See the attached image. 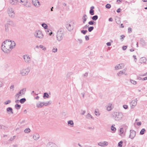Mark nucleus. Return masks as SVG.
<instances>
[{"label":"nucleus","mask_w":147,"mask_h":147,"mask_svg":"<svg viewBox=\"0 0 147 147\" xmlns=\"http://www.w3.org/2000/svg\"><path fill=\"white\" fill-rule=\"evenodd\" d=\"M16 45V43L13 41L5 40L2 43L1 49L5 53H8L15 47Z\"/></svg>","instance_id":"obj_1"},{"label":"nucleus","mask_w":147,"mask_h":147,"mask_svg":"<svg viewBox=\"0 0 147 147\" xmlns=\"http://www.w3.org/2000/svg\"><path fill=\"white\" fill-rule=\"evenodd\" d=\"M112 115L115 120L117 121L122 120L123 117V113L119 112H114L112 113Z\"/></svg>","instance_id":"obj_2"},{"label":"nucleus","mask_w":147,"mask_h":147,"mask_svg":"<svg viewBox=\"0 0 147 147\" xmlns=\"http://www.w3.org/2000/svg\"><path fill=\"white\" fill-rule=\"evenodd\" d=\"M65 34L64 30L62 28L59 29L57 32L56 38L58 41L62 40L64 37Z\"/></svg>","instance_id":"obj_3"},{"label":"nucleus","mask_w":147,"mask_h":147,"mask_svg":"<svg viewBox=\"0 0 147 147\" xmlns=\"http://www.w3.org/2000/svg\"><path fill=\"white\" fill-rule=\"evenodd\" d=\"M7 13L9 17L10 18H14L15 16V13L13 8L11 7H9L7 10Z\"/></svg>","instance_id":"obj_4"},{"label":"nucleus","mask_w":147,"mask_h":147,"mask_svg":"<svg viewBox=\"0 0 147 147\" xmlns=\"http://www.w3.org/2000/svg\"><path fill=\"white\" fill-rule=\"evenodd\" d=\"M30 71V69L28 67L23 68L20 70V74L22 76H25L28 74Z\"/></svg>","instance_id":"obj_5"},{"label":"nucleus","mask_w":147,"mask_h":147,"mask_svg":"<svg viewBox=\"0 0 147 147\" xmlns=\"http://www.w3.org/2000/svg\"><path fill=\"white\" fill-rule=\"evenodd\" d=\"M23 57L24 62L26 63L29 64L31 62V56L29 55L25 54L23 55Z\"/></svg>","instance_id":"obj_6"},{"label":"nucleus","mask_w":147,"mask_h":147,"mask_svg":"<svg viewBox=\"0 0 147 147\" xmlns=\"http://www.w3.org/2000/svg\"><path fill=\"white\" fill-rule=\"evenodd\" d=\"M35 36L38 38L41 39L43 37L44 35L42 32L40 30L36 31L34 33Z\"/></svg>","instance_id":"obj_7"},{"label":"nucleus","mask_w":147,"mask_h":147,"mask_svg":"<svg viewBox=\"0 0 147 147\" xmlns=\"http://www.w3.org/2000/svg\"><path fill=\"white\" fill-rule=\"evenodd\" d=\"M26 88H23L19 92L17 93L15 96V98H18L19 96L24 94L26 91Z\"/></svg>","instance_id":"obj_8"},{"label":"nucleus","mask_w":147,"mask_h":147,"mask_svg":"<svg viewBox=\"0 0 147 147\" xmlns=\"http://www.w3.org/2000/svg\"><path fill=\"white\" fill-rule=\"evenodd\" d=\"M137 99H136L131 100L129 103L130 107L131 109H134L137 104Z\"/></svg>","instance_id":"obj_9"},{"label":"nucleus","mask_w":147,"mask_h":147,"mask_svg":"<svg viewBox=\"0 0 147 147\" xmlns=\"http://www.w3.org/2000/svg\"><path fill=\"white\" fill-rule=\"evenodd\" d=\"M14 25V23L12 21H8L5 25V30L6 32L9 30V26H13Z\"/></svg>","instance_id":"obj_10"},{"label":"nucleus","mask_w":147,"mask_h":147,"mask_svg":"<svg viewBox=\"0 0 147 147\" xmlns=\"http://www.w3.org/2000/svg\"><path fill=\"white\" fill-rule=\"evenodd\" d=\"M126 69L125 68L122 70L120 71L117 74V76L119 77H121L123 75H124L125 76H127V74L126 72Z\"/></svg>","instance_id":"obj_11"},{"label":"nucleus","mask_w":147,"mask_h":147,"mask_svg":"<svg viewBox=\"0 0 147 147\" xmlns=\"http://www.w3.org/2000/svg\"><path fill=\"white\" fill-rule=\"evenodd\" d=\"M124 66L125 65L123 63H120L115 66V70L121 69L124 67Z\"/></svg>","instance_id":"obj_12"},{"label":"nucleus","mask_w":147,"mask_h":147,"mask_svg":"<svg viewBox=\"0 0 147 147\" xmlns=\"http://www.w3.org/2000/svg\"><path fill=\"white\" fill-rule=\"evenodd\" d=\"M32 2L33 4L37 7L40 6V3L38 0H32Z\"/></svg>","instance_id":"obj_13"},{"label":"nucleus","mask_w":147,"mask_h":147,"mask_svg":"<svg viewBox=\"0 0 147 147\" xmlns=\"http://www.w3.org/2000/svg\"><path fill=\"white\" fill-rule=\"evenodd\" d=\"M130 134L129 135V138L131 139H133L136 136V132L133 130H130Z\"/></svg>","instance_id":"obj_14"},{"label":"nucleus","mask_w":147,"mask_h":147,"mask_svg":"<svg viewBox=\"0 0 147 147\" xmlns=\"http://www.w3.org/2000/svg\"><path fill=\"white\" fill-rule=\"evenodd\" d=\"M98 145L102 147L105 146H107L108 143L107 142L104 141L103 142H99L98 144Z\"/></svg>","instance_id":"obj_15"},{"label":"nucleus","mask_w":147,"mask_h":147,"mask_svg":"<svg viewBox=\"0 0 147 147\" xmlns=\"http://www.w3.org/2000/svg\"><path fill=\"white\" fill-rule=\"evenodd\" d=\"M19 0H9V3L12 5H16L19 3Z\"/></svg>","instance_id":"obj_16"},{"label":"nucleus","mask_w":147,"mask_h":147,"mask_svg":"<svg viewBox=\"0 0 147 147\" xmlns=\"http://www.w3.org/2000/svg\"><path fill=\"white\" fill-rule=\"evenodd\" d=\"M113 106L111 103H109L107 105V109L108 111H111L113 108Z\"/></svg>","instance_id":"obj_17"},{"label":"nucleus","mask_w":147,"mask_h":147,"mask_svg":"<svg viewBox=\"0 0 147 147\" xmlns=\"http://www.w3.org/2000/svg\"><path fill=\"white\" fill-rule=\"evenodd\" d=\"M6 111L9 114H13V113L12 109L11 107H9L7 108Z\"/></svg>","instance_id":"obj_18"},{"label":"nucleus","mask_w":147,"mask_h":147,"mask_svg":"<svg viewBox=\"0 0 147 147\" xmlns=\"http://www.w3.org/2000/svg\"><path fill=\"white\" fill-rule=\"evenodd\" d=\"M66 27L69 31H71L72 30L73 27L71 24H68L66 25Z\"/></svg>","instance_id":"obj_19"},{"label":"nucleus","mask_w":147,"mask_h":147,"mask_svg":"<svg viewBox=\"0 0 147 147\" xmlns=\"http://www.w3.org/2000/svg\"><path fill=\"white\" fill-rule=\"evenodd\" d=\"M40 137L39 135L38 134L35 133L34 134L33 136V138L35 140H37Z\"/></svg>","instance_id":"obj_20"},{"label":"nucleus","mask_w":147,"mask_h":147,"mask_svg":"<svg viewBox=\"0 0 147 147\" xmlns=\"http://www.w3.org/2000/svg\"><path fill=\"white\" fill-rule=\"evenodd\" d=\"M88 17L86 14H84L82 17V21L83 23L84 24L86 22Z\"/></svg>","instance_id":"obj_21"},{"label":"nucleus","mask_w":147,"mask_h":147,"mask_svg":"<svg viewBox=\"0 0 147 147\" xmlns=\"http://www.w3.org/2000/svg\"><path fill=\"white\" fill-rule=\"evenodd\" d=\"M86 118L89 119H94V118L93 116L89 113H88L86 116Z\"/></svg>","instance_id":"obj_22"},{"label":"nucleus","mask_w":147,"mask_h":147,"mask_svg":"<svg viewBox=\"0 0 147 147\" xmlns=\"http://www.w3.org/2000/svg\"><path fill=\"white\" fill-rule=\"evenodd\" d=\"M19 3H22V4L24 5H26L27 3V0H19Z\"/></svg>","instance_id":"obj_23"},{"label":"nucleus","mask_w":147,"mask_h":147,"mask_svg":"<svg viewBox=\"0 0 147 147\" xmlns=\"http://www.w3.org/2000/svg\"><path fill=\"white\" fill-rule=\"evenodd\" d=\"M94 113L96 116H99L100 115V113L98 109H95L94 111Z\"/></svg>","instance_id":"obj_24"},{"label":"nucleus","mask_w":147,"mask_h":147,"mask_svg":"<svg viewBox=\"0 0 147 147\" xmlns=\"http://www.w3.org/2000/svg\"><path fill=\"white\" fill-rule=\"evenodd\" d=\"M36 107L38 108H40L42 107L44 105L43 102H39L36 104Z\"/></svg>","instance_id":"obj_25"},{"label":"nucleus","mask_w":147,"mask_h":147,"mask_svg":"<svg viewBox=\"0 0 147 147\" xmlns=\"http://www.w3.org/2000/svg\"><path fill=\"white\" fill-rule=\"evenodd\" d=\"M146 61V59L145 57H142L140 58V62L141 63H144Z\"/></svg>","instance_id":"obj_26"},{"label":"nucleus","mask_w":147,"mask_h":147,"mask_svg":"<svg viewBox=\"0 0 147 147\" xmlns=\"http://www.w3.org/2000/svg\"><path fill=\"white\" fill-rule=\"evenodd\" d=\"M115 126V125H113L111 127V129L113 131V133L115 132L116 130V128L114 127Z\"/></svg>","instance_id":"obj_27"},{"label":"nucleus","mask_w":147,"mask_h":147,"mask_svg":"<svg viewBox=\"0 0 147 147\" xmlns=\"http://www.w3.org/2000/svg\"><path fill=\"white\" fill-rule=\"evenodd\" d=\"M43 103L44 106H47L51 104V101H47L46 102H43Z\"/></svg>","instance_id":"obj_28"},{"label":"nucleus","mask_w":147,"mask_h":147,"mask_svg":"<svg viewBox=\"0 0 147 147\" xmlns=\"http://www.w3.org/2000/svg\"><path fill=\"white\" fill-rule=\"evenodd\" d=\"M24 131L25 133L28 134L30 132L31 130L29 128H26L24 130Z\"/></svg>","instance_id":"obj_29"},{"label":"nucleus","mask_w":147,"mask_h":147,"mask_svg":"<svg viewBox=\"0 0 147 147\" xmlns=\"http://www.w3.org/2000/svg\"><path fill=\"white\" fill-rule=\"evenodd\" d=\"M39 47L42 49L44 51H45L46 50V47H44L43 45H40L39 46Z\"/></svg>","instance_id":"obj_30"},{"label":"nucleus","mask_w":147,"mask_h":147,"mask_svg":"<svg viewBox=\"0 0 147 147\" xmlns=\"http://www.w3.org/2000/svg\"><path fill=\"white\" fill-rule=\"evenodd\" d=\"M130 81L131 83L134 85H135L137 84V82L133 80L130 79Z\"/></svg>","instance_id":"obj_31"},{"label":"nucleus","mask_w":147,"mask_h":147,"mask_svg":"<svg viewBox=\"0 0 147 147\" xmlns=\"http://www.w3.org/2000/svg\"><path fill=\"white\" fill-rule=\"evenodd\" d=\"M26 101V99L25 98H22L20 100V102L21 103L23 104Z\"/></svg>","instance_id":"obj_32"},{"label":"nucleus","mask_w":147,"mask_h":147,"mask_svg":"<svg viewBox=\"0 0 147 147\" xmlns=\"http://www.w3.org/2000/svg\"><path fill=\"white\" fill-rule=\"evenodd\" d=\"M49 97V96L48 94L47 93H45L44 94L43 97L44 98H48Z\"/></svg>","instance_id":"obj_33"},{"label":"nucleus","mask_w":147,"mask_h":147,"mask_svg":"<svg viewBox=\"0 0 147 147\" xmlns=\"http://www.w3.org/2000/svg\"><path fill=\"white\" fill-rule=\"evenodd\" d=\"M42 26L45 29H47V27H48L47 25L46 24H45L44 23L42 24Z\"/></svg>","instance_id":"obj_34"},{"label":"nucleus","mask_w":147,"mask_h":147,"mask_svg":"<svg viewBox=\"0 0 147 147\" xmlns=\"http://www.w3.org/2000/svg\"><path fill=\"white\" fill-rule=\"evenodd\" d=\"M92 18L93 20H96L98 18V16L97 15H95L93 16Z\"/></svg>","instance_id":"obj_35"},{"label":"nucleus","mask_w":147,"mask_h":147,"mask_svg":"<svg viewBox=\"0 0 147 147\" xmlns=\"http://www.w3.org/2000/svg\"><path fill=\"white\" fill-rule=\"evenodd\" d=\"M10 90L11 91H13L14 89V85H12L10 87Z\"/></svg>","instance_id":"obj_36"},{"label":"nucleus","mask_w":147,"mask_h":147,"mask_svg":"<svg viewBox=\"0 0 147 147\" xmlns=\"http://www.w3.org/2000/svg\"><path fill=\"white\" fill-rule=\"evenodd\" d=\"M68 123L69 125H74V123L72 121L70 120L68 121Z\"/></svg>","instance_id":"obj_37"},{"label":"nucleus","mask_w":147,"mask_h":147,"mask_svg":"<svg viewBox=\"0 0 147 147\" xmlns=\"http://www.w3.org/2000/svg\"><path fill=\"white\" fill-rule=\"evenodd\" d=\"M94 27L90 26L88 28V31L89 32H91L94 29Z\"/></svg>","instance_id":"obj_38"},{"label":"nucleus","mask_w":147,"mask_h":147,"mask_svg":"<svg viewBox=\"0 0 147 147\" xmlns=\"http://www.w3.org/2000/svg\"><path fill=\"white\" fill-rule=\"evenodd\" d=\"M89 13L92 15H94V10L92 9H91Z\"/></svg>","instance_id":"obj_39"},{"label":"nucleus","mask_w":147,"mask_h":147,"mask_svg":"<svg viewBox=\"0 0 147 147\" xmlns=\"http://www.w3.org/2000/svg\"><path fill=\"white\" fill-rule=\"evenodd\" d=\"M21 107V106L18 104H16L15 105V108L17 109H19Z\"/></svg>","instance_id":"obj_40"},{"label":"nucleus","mask_w":147,"mask_h":147,"mask_svg":"<svg viewBox=\"0 0 147 147\" xmlns=\"http://www.w3.org/2000/svg\"><path fill=\"white\" fill-rule=\"evenodd\" d=\"M57 49L56 47L53 48L52 49V52L53 53H55L57 52Z\"/></svg>","instance_id":"obj_41"},{"label":"nucleus","mask_w":147,"mask_h":147,"mask_svg":"<svg viewBox=\"0 0 147 147\" xmlns=\"http://www.w3.org/2000/svg\"><path fill=\"white\" fill-rule=\"evenodd\" d=\"M11 101L10 100H8L4 102V104L5 105H7L8 104L11 103Z\"/></svg>","instance_id":"obj_42"},{"label":"nucleus","mask_w":147,"mask_h":147,"mask_svg":"<svg viewBox=\"0 0 147 147\" xmlns=\"http://www.w3.org/2000/svg\"><path fill=\"white\" fill-rule=\"evenodd\" d=\"M145 131L144 129H142L140 132V134L141 135H143L144 134V132Z\"/></svg>","instance_id":"obj_43"},{"label":"nucleus","mask_w":147,"mask_h":147,"mask_svg":"<svg viewBox=\"0 0 147 147\" xmlns=\"http://www.w3.org/2000/svg\"><path fill=\"white\" fill-rule=\"evenodd\" d=\"M123 142L122 141H121L119 142L118 144V146L119 147H122V146Z\"/></svg>","instance_id":"obj_44"},{"label":"nucleus","mask_w":147,"mask_h":147,"mask_svg":"<svg viewBox=\"0 0 147 147\" xmlns=\"http://www.w3.org/2000/svg\"><path fill=\"white\" fill-rule=\"evenodd\" d=\"M105 7L107 9H110L111 7V5L109 4H107L106 5Z\"/></svg>","instance_id":"obj_45"},{"label":"nucleus","mask_w":147,"mask_h":147,"mask_svg":"<svg viewBox=\"0 0 147 147\" xmlns=\"http://www.w3.org/2000/svg\"><path fill=\"white\" fill-rule=\"evenodd\" d=\"M120 134H123L124 133V130L123 128H121L120 130Z\"/></svg>","instance_id":"obj_46"},{"label":"nucleus","mask_w":147,"mask_h":147,"mask_svg":"<svg viewBox=\"0 0 147 147\" xmlns=\"http://www.w3.org/2000/svg\"><path fill=\"white\" fill-rule=\"evenodd\" d=\"M94 22L93 21H91L89 22L88 24L90 25H93L94 24Z\"/></svg>","instance_id":"obj_47"},{"label":"nucleus","mask_w":147,"mask_h":147,"mask_svg":"<svg viewBox=\"0 0 147 147\" xmlns=\"http://www.w3.org/2000/svg\"><path fill=\"white\" fill-rule=\"evenodd\" d=\"M123 108L125 109H127L128 108V105H123Z\"/></svg>","instance_id":"obj_48"},{"label":"nucleus","mask_w":147,"mask_h":147,"mask_svg":"<svg viewBox=\"0 0 147 147\" xmlns=\"http://www.w3.org/2000/svg\"><path fill=\"white\" fill-rule=\"evenodd\" d=\"M77 40L78 42L80 44H81L82 43V40L81 39H78Z\"/></svg>","instance_id":"obj_49"},{"label":"nucleus","mask_w":147,"mask_h":147,"mask_svg":"<svg viewBox=\"0 0 147 147\" xmlns=\"http://www.w3.org/2000/svg\"><path fill=\"white\" fill-rule=\"evenodd\" d=\"M81 32L84 34H86V33L87 32V30H82L81 31Z\"/></svg>","instance_id":"obj_50"},{"label":"nucleus","mask_w":147,"mask_h":147,"mask_svg":"<svg viewBox=\"0 0 147 147\" xmlns=\"http://www.w3.org/2000/svg\"><path fill=\"white\" fill-rule=\"evenodd\" d=\"M88 26L89 25H88L86 24L83 27V28L84 29L87 28L88 27Z\"/></svg>","instance_id":"obj_51"},{"label":"nucleus","mask_w":147,"mask_h":147,"mask_svg":"<svg viewBox=\"0 0 147 147\" xmlns=\"http://www.w3.org/2000/svg\"><path fill=\"white\" fill-rule=\"evenodd\" d=\"M127 47L126 46H124L122 47V49L123 50H126Z\"/></svg>","instance_id":"obj_52"},{"label":"nucleus","mask_w":147,"mask_h":147,"mask_svg":"<svg viewBox=\"0 0 147 147\" xmlns=\"http://www.w3.org/2000/svg\"><path fill=\"white\" fill-rule=\"evenodd\" d=\"M88 76V73L86 72L83 75V76L85 78L87 77Z\"/></svg>","instance_id":"obj_53"},{"label":"nucleus","mask_w":147,"mask_h":147,"mask_svg":"<svg viewBox=\"0 0 147 147\" xmlns=\"http://www.w3.org/2000/svg\"><path fill=\"white\" fill-rule=\"evenodd\" d=\"M85 38L86 40H89V37L88 36L86 35L85 36Z\"/></svg>","instance_id":"obj_54"},{"label":"nucleus","mask_w":147,"mask_h":147,"mask_svg":"<svg viewBox=\"0 0 147 147\" xmlns=\"http://www.w3.org/2000/svg\"><path fill=\"white\" fill-rule=\"evenodd\" d=\"M15 136H14L12 138H10V139H9V141H12L15 138Z\"/></svg>","instance_id":"obj_55"},{"label":"nucleus","mask_w":147,"mask_h":147,"mask_svg":"<svg viewBox=\"0 0 147 147\" xmlns=\"http://www.w3.org/2000/svg\"><path fill=\"white\" fill-rule=\"evenodd\" d=\"M133 57H134V59H135V62H136V60H137V58H136V56L135 55H133Z\"/></svg>","instance_id":"obj_56"},{"label":"nucleus","mask_w":147,"mask_h":147,"mask_svg":"<svg viewBox=\"0 0 147 147\" xmlns=\"http://www.w3.org/2000/svg\"><path fill=\"white\" fill-rule=\"evenodd\" d=\"M125 37V36L124 35H122L121 36V38L120 39L121 40L123 39V38Z\"/></svg>","instance_id":"obj_57"},{"label":"nucleus","mask_w":147,"mask_h":147,"mask_svg":"<svg viewBox=\"0 0 147 147\" xmlns=\"http://www.w3.org/2000/svg\"><path fill=\"white\" fill-rule=\"evenodd\" d=\"M106 44L108 46H110L111 45V43L110 42H108Z\"/></svg>","instance_id":"obj_58"},{"label":"nucleus","mask_w":147,"mask_h":147,"mask_svg":"<svg viewBox=\"0 0 147 147\" xmlns=\"http://www.w3.org/2000/svg\"><path fill=\"white\" fill-rule=\"evenodd\" d=\"M128 32H131L132 31V29L130 28H128Z\"/></svg>","instance_id":"obj_59"},{"label":"nucleus","mask_w":147,"mask_h":147,"mask_svg":"<svg viewBox=\"0 0 147 147\" xmlns=\"http://www.w3.org/2000/svg\"><path fill=\"white\" fill-rule=\"evenodd\" d=\"M138 125H140L141 124V123L140 122H138L137 124Z\"/></svg>","instance_id":"obj_60"},{"label":"nucleus","mask_w":147,"mask_h":147,"mask_svg":"<svg viewBox=\"0 0 147 147\" xmlns=\"http://www.w3.org/2000/svg\"><path fill=\"white\" fill-rule=\"evenodd\" d=\"M109 21L112 22L113 21V19L112 18H111L109 19Z\"/></svg>","instance_id":"obj_61"},{"label":"nucleus","mask_w":147,"mask_h":147,"mask_svg":"<svg viewBox=\"0 0 147 147\" xmlns=\"http://www.w3.org/2000/svg\"><path fill=\"white\" fill-rule=\"evenodd\" d=\"M120 8H119V9H118L117 10V12L118 13H119L120 12Z\"/></svg>","instance_id":"obj_62"},{"label":"nucleus","mask_w":147,"mask_h":147,"mask_svg":"<svg viewBox=\"0 0 147 147\" xmlns=\"http://www.w3.org/2000/svg\"><path fill=\"white\" fill-rule=\"evenodd\" d=\"M122 0H117V2H118L119 3L122 1Z\"/></svg>","instance_id":"obj_63"},{"label":"nucleus","mask_w":147,"mask_h":147,"mask_svg":"<svg viewBox=\"0 0 147 147\" xmlns=\"http://www.w3.org/2000/svg\"><path fill=\"white\" fill-rule=\"evenodd\" d=\"M2 86V82L0 81V88Z\"/></svg>","instance_id":"obj_64"}]
</instances>
